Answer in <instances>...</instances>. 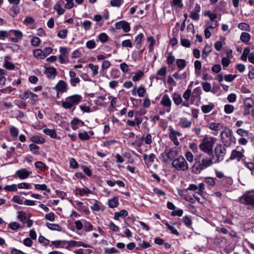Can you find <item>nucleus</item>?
<instances>
[{"label":"nucleus","instance_id":"1","mask_svg":"<svg viewBox=\"0 0 254 254\" xmlns=\"http://www.w3.org/2000/svg\"><path fill=\"white\" fill-rule=\"evenodd\" d=\"M213 155L201 154L194 159V163L191 167V172L199 174L201 172L214 163Z\"/></svg>","mask_w":254,"mask_h":254},{"label":"nucleus","instance_id":"2","mask_svg":"<svg viewBox=\"0 0 254 254\" xmlns=\"http://www.w3.org/2000/svg\"><path fill=\"white\" fill-rule=\"evenodd\" d=\"M216 140V138L205 135L201 141L199 149L207 155H213L212 147Z\"/></svg>","mask_w":254,"mask_h":254},{"label":"nucleus","instance_id":"3","mask_svg":"<svg viewBox=\"0 0 254 254\" xmlns=\"http://www.w3.org/2000/svg\"><path fill=\"white\" fill-rule=\"evenodd\" d=\"M82 97L80 95L74 94L65 98L64 101L61 102L62 107L65 109H70L78 105L82 100Z\"/></svg>","mask_w":254,"mask_h":254},{"label":"nucleus","instance_id":"4","mask_svg":"<svg viewBox=\"0 0 254 254\" xmlns=\"http://www.w3.org/2000/svg\"><path fill=\"white\" fill-rule=\"evenodd\" d=\"M233 134L232 130L229 128L221 132V140L225 146H230L232 142L236 143V138Z\"/></svg>","mask_w":254,"mask_h":254},{"label":"nucleus","instance_id":"5","mask_svg":"<svg viewBox=\"0 0 254 254\" xmlns=\"http://www.w3.org/2000/svg\"><path fill=\"white\" fill-rule=\"evenodd\" d=\"M172 166L177 171H185L189 168V165L185 158L179 156L173 160Z\"/></svg>","mask_w":254,"mask_h":254},{"label":"nucleus","instance_id":"6","mask_svg":"<svg viewBox=\"0 0 254 254\" xmlns=\"http://www.w3.org/2000/svg\"><path fill=\"white\" fill-rule=\"evenodd\" d=\"M226 152V149L223 145L221 144L217 145L214 150V163H217L222 161L224 159Z\"/></svg>","mask_w":254,"mask_h":254},{"label":"nucleus","instance_id":"7","mask_svg":"<svg viewBox=\"0 0 254 254\" xmlns=\"http://www.w3.org/2000/svg\"><path fill=\"white\" fill-rule=\"evenodd\" d=\"M240 202L244 204L254 206V191L246 192L240 197Z\"/></svg>","mask_w":254,"mask_h":254},{"label":"nucleus","instance_id":"8","mask_svg":"<svg viewBox=\"0 0 254 254\" xmlns=\"http://www.w3.org/2000/svg\"><path fill=\"white\" fill-rule=\"evenodd\" d=\"M161 105L165 107L167 112H170L171 109L172 101L167 94H164L160 101Z\"/></svg>","mask_w":254,"mask_h":254},{"label":"nucleus","instance_id":"9","mask_svg":"<svg viewBox=\"0 0 254 254\" xmlns=\"http://www.w3.org/2000/svg\"><path fill=\"white\" fill-rule=\"evenodd\" d=\"M115 26L117 29H122L125 32H128L130 30L129 23L124 20L116 22Z\"/></svg>","mask_w":254,"mask_h":254},{"label":"nucleus","instance_id":"10","mask_svg":"<svg viewBox=\"0 0 254 254\" xmlns=\"http://www.w3.org/2000/svg\"><path fill=\"white\" fill-rule=\"evenodd\" d=\"M236 132L238 134L241 136V137H247L248 139L253 140L254 139V135L250 132L248 130H245L243 128H238Z\"/></svg>","mask_w":254,"mask_h":254},{"label":"nucleus","instance_id":"11","mask_svg":"<svg viewBox=\"0 0 254 254\" xmlns=\"http://www.w3.org/2000/svg\"><path fill=\"white\" fill-rule=\"evenodd\" d=\"M66 243L68 244V246L65 247L66 249H68L69 247H83L84 248H90L91 246L89 245L86 244L81 241H75L74 240H70L66 241Z\"/></svg>","mask_w":254,"mask_h":254},{"label":"nucleus","instance_id":"12","mask_svg":"<svg viewBox=\"0 0 254 254\" xmlns=\"http://www.w3.org/2000/svg\"><path fill=\"white\" fill-rule=\"evenodd\" d=\"M55 89L58 92H66L67 91V85L64 81L60 80L56 84Z\"/></svg>","mask_w":254,"mask_h":254},{"label":"nucleus","instance_id":"13","mask_svg":"<svg viewBox=\"0 0 254 254\" xmlns=\"http://www.w3.org/2000/svg\"><path fill=\"white\" fill-rule=\"evenodd\" d=\"M44 73L49 79H54L57 74V71L55 67H46Z\"/></svg>","mask_w":254,"mask_h":254},{"label":"nucleus","instance_id":"14","mask_svg":"<svg viewBox=\"0 0 254 254\" xmlns=\"http://www.w3.org/2000/svg\"><path fill=\"white\" fill-rule=\"evenodd\" d=\"M179 149L177 147H174L171 149L167 150V156L170 160L175 159V158L179 154Z\"/></svg>","mask_w":254,"mask_h":254},{"label":"nucleus","instance_id":"15","mask_svg":"<svg viewBox=\"0 0 254 254\" xmlns=\"http://www.w3.org/2000/svg\"><path fill=\"white\" fill-rule=\"evenodd\" d=\"M76 194L80 196H88L89 194L92 193V191L87 187L83 188H76L75 190Z\"/></svg>","mask_w":254,"mask_h":254},{"label":"nucleus","instance_id":"16","mask_svg":"<svg viewBox=\"0 0 254 254\" xmlns=\"http://www.w3.org/2000/svg\"><path fill=\"white\" fill-rule=\"evenodd\" d=\"M31 173V172H28L26 169H22L17 170L15 174L18 176L19 179L24 180L28 178Z\"/></svg>","mask_w":254,"mask_h":254},{"label":"nucleus","instance_id":"17","mask_svg":"<svg viewBox=\"0 0 254 254\" xmlns=\"http://www.w3.org/2000/svg\"><path fill=\"white\" fill-rule=\"evenodd\" d=\"M92 205L91 206L90 208L91 210L95 211H98L100 210L103 209V206L102 203L97 200H92L90 202Z\"/></svg>","mask_w":254,"mask_h":254},{"label":"nucleus","instance_id":"18","mask_svg":"<svg viewBox=\"0 0 254 254\" xmlns=\"http://www.w3.org/2000/svg\"><path fill=\"white\" fill-rule=\"evenodd\" d=\"M179 125L182 128H189L191 125V121L186 118H182L180 120Z\"/></svg>","mask_w":254,"mask_h":254},{"label":"nucleus","instance_id":"19","mask_svg":"<svg viewBox=\"0 0 254 254\" xmlns=\"http://www.w3.org/2000/svg\"><path fill=\"white\" fill-rule=\"evenodd\" d=\"M244 156L243 153L241 151H237L236 150H233L232 151L231 156L230 157V160H237L238 161Z\"/></svg>","mask_w":254,"mask_h":254},{"label":"nucleus","instance_id":"20","mask_svg":"<svg viewBox=\"0 0 254 254\" xmlns=\"http://www.w3.org/2000/svg\"><path fill=\"white\" fill-rule=\"evenodd\" d=\"M172 99L174 103L177 106L182 104L183 103V99L181 95L177 92H175L172 94Z\"/></svg>","mask_w":254,"mask_h":254},{"label":"nucleus","instance_id":"21","mask_svg":"<svg viewBox=\"0 0 254 254\" xmlns=\"http://www.w3.org/2000/svg\"><path fill=\"white\" fill-rule=\"evenodd\" d=\"M33 54L36 58L44 59L46 57V54L45 52L40 49L33 50Z\"/></svg>","mask_w":254,"mask_h":254},{"label":"nucleus","instance_id":"22","mask_svg":"<svg viewBox=\"0 0 254 254\" xmlns=\"http://www.w3.org/2000/svg\"><path fill=\"white\" fill-rule=\"evenodd\" d=\"M118 204L119 198L117 196H115L113 198L109 199L108 201V205L110 208H115L118 206Z\"/></svg>","mask_w":254,"mask_h":254},{"label":"nucleus","instance_id":"23","mask_svg":"<svg viewBox=\"0 0 254 254\" xmlns=\"http://www.w3.org/2000/svg\"><path fill=\"white\" fill-rule=\"evenodd\" d=\"M43 132L46 135H49L51 137L53 138H58L56 131L55 129L45 128L43 130Z\"/></svg>","mask_w":254,"mask_h":254},{"label":"nucleus","instance_id":"24","mask_svg":"<svg viewBox=\"0 0 254 254\" xmlns=\"http://www.w3.org/2000/svg\"><path fill=\"white\" fill-rule=\"evenodd\" d=\"M30 140L37 144H42L45 142V139L42 136L39 135H34L31 137Z\"/></svg>","mask_w":254,"mask_h":254},{"label":"nucleus","instance_id":"25","mask_svg":"<svg viewBox=\"0 0 254 254\" xmlns=\"http://www.w3.org/2000/svg\"><path fill=\"white\" fill-rule=\"evenodd\" d=\"M80 123L82 125H84V122L79 119L74 118L73 120L71 122V127L73 130H76L78 128L77 125Z\"/></svg>","mask_w":254,"mask_h":254},{"label":"nucleus","instance_id":"26","mask_svg":"<svg viewBox=\"0 0 254 254\" xmlns=\"http://www.w3.org/2000/svg\"><path fill=\"white\" fill-rule=\"evenodd\" d=\"M144 36L142 33H140L137 35V36L135 38V43L136 48L138 49L140 48L142 40Z\"/></svg>","mask_w":254,"mask_h":254},{"label":"nucleus","instance_id":"27","mask_svg":"<svg viewBox=\"0 0 254 254\" xmlns=\"http://www.w3.org/2000/svg\"><path fill=\"white\" fill-rule=\"evenodd\" d=\"M46 225L49 229L52 230H56L58 231H61L62 230V227L57 224H51L47 222Z\"/></svg>","mask_w":254,"mask_h":254},{"label":"nucleus","instance_id":"28","mask_svg":"<svg viewBox=\"0 0 254 254\" xmlns=\"http://www.w3.org/2000/svg\"><path fill=\"white\" fill-rule=\"evenodd\" d=\"M214 108V105L212 104L205 105L201 106V109L204 113H208Z\"/></svg>","mask_w":254,"mask_h":254},{"label":"nucleus","instance_id":"29","mask_svg":"<svg viewBox=\"0 0 254 254\" xmlns=\"http://www.w3.org/2000/svg\"><path fill=\"white\" fill-rule=\"evenodd\" d=\"M211 52V47L210 46H209L208 45H205L203 50L202 53V58L206 59Z\"/></svg>","mask_w":254,"mask_h":254},{"label":"nucleus","instance_id":"30","mask_svg":"<svg viewBox=\"0 0 254 254\" xmlns=\"http://www.w3.org/2000/svg\"><path fill=\"white\" fill-rule=\"evenodd\" d=\"M222 125L219 123H210L208 125V127L211 130H219Z\"/></svg>","mask_w":254,"mask_h":254},{"label":"nucleus","instance_id":"31","mask_svg":"<svg viewBox=\"0 0 254 254\" xmlns=\"http://www.w3.org/2000/svg\"><path fill=\"white\" fill-rule=\"evenodd\" d=\"M183 222L188 228H190L192 224V220L190 216H185L182 218Z\"/></svg>","mask_w":254,"mask_h":254},{"label":"nucleus","instance_id":"32","mask_svg":"<svg viewBox=\"0 0 254 254\" xmlns=\"http://www.w3.org/2000/svg\"><path fill=\"white\" fill-rule=\"evenodd\" d=\"M251 39L250 34L247 32H243L240 36L241 40L244 43H248Z\"/></svg>","mask_w":254,"mask_h":254},{"label":"nucleus","instance_id":"33","mask_svg":"<svg viewBox=\"0 0 254 254\" xmlns=\"http://www.w3.org/2000/svg\"><path fill=\"white\" fill-rule=\"evenodd\" d=\"M39 149V146H38V145H37L35 144L32 143L29 145V149L31 152H32V153L34 154H35V155L40 154V152H39V150H38Z\"/></svg>","mask_w":254,"mask_h":254},{"label":"nucleus","instance_id":"34","mask_svg":"<svg viewBox=\"0 0 254 254\" xmlns=\"http://www.w3.org/2000/svg\"><path fill=\"white\" fill-rule=\"evenodd\" d=\"M80 24L85 30L87 31L91 29L92 23L89 20H85L81 22Z\"/></svg>","mask_w":254,"mask_h":254},{"label":"nucleus","instance_id":"35","mask_svg":"<svg viewBox=\"0 0 254 254\" xmlns=\"http://www.w3.org/2000/svg\"><path fill=\"white\" fill-rule=\"evenodd\" d=\"M244 166L248 169L252 171V174L253 175V172L254 171V162H247L245 160L243 161Z\"/></svg>","mask_w":254,"mask_h":254},{"label":"nucleus","instance_id":"36","mask_svg":"<svg viewBox=\"0 0 254 254\" xmlns=\"http://www.w3.org/2000/svg\"><path fill=\"white\" fill-rule=\"evenodd\" d=\"M78 137L81 140H88L90 138L87 131L80 132L78 133Z\"/></svg>","mask_w":254,"mask_h":254},{"label":"nucleus","instance_id":"37","mask_svg":"<svg viewBox=\"0 0 254 254\" xmlns=\"http://www.w3.org/2000/svg\"><path fill=\"white\" fill-rule=\"evenodd\" d=\"M147 42L150 43L148 46L149 52H151L153 50V46L155 44V41L152 36L147 37Z\"/></svg>","mask_w":254,"mask_h":254},{"label":"nucleus","instance_id":"38","mask_svg":"<svg viewBox=\"0 0 254 254\" xmlns=\"http://www.w3.org/2000/svg\"><path fill=\"white\" fill-rule=\"evenodd\" d=\"M83 228L85 231L89 232L93 230L94 227L90 222L85 221L83 224Z\"/></svg>","mask_w":254,"mask_h":254},{"label":"nucleus","instance_id":"39","mask_svg":"<svg viewBox=\"0 0 254 254\" xmlns=\"http://www.w3.org/2000/svg\"><path fill=\"white\" fill-rule=\"evenodd\" d=\"M14 104L21 109H26L27 107V104L25 102L20 100H16L14 101Z\"/></svg>","mask_w":254,"mask_h":254},{"label":"nucleus","instance_id":"40","mask_svg":"<svg viewBox=\"0 0 254 254\" xmlns=\"http://www.w3.org/2000/svg\"><path fill=\"white\" fill-rule=\"evenodd\" d=\"M34 186L36 190H46L47 192L50 191V189L47 188V186L46 184H36Z\"/></svg>","mask_w":254,"mask_h":254},{"label":"nucleus","instance_id":"41","mask_svg":"<svg viewBox=\"0 0 254 254\" xmlns=\"http://www.w3.org/2000/svg\"><path fill=\"white\" fill-rule=\"evenodd\" d=\"M176 64L177 66L182 69L184 68L186 66V62L184 59H178L177 60Z\"/></svg>","mask_w":254,"mask_h":254},{"label":"nucleus","instance_id":"42","mask_svg":"<svg viewBox=\"0 0 254 254\" xmlns=\"http://www.w3.org/2000/svg\"><path fill=\"white\" fill-rule=\"evenodd\" d=\"M140 139L144 141L147 144H150L152 142V136L150 133H148L145 137L142 136Z\"/></svg>","mask_w":254,"mask_h":254},{"label":"nucleus","instance_id":"43","mask_svg":"<svg viewBox=\"0 0 254 254\" xmlns=\"http://www.w3.org/2000/svg\"><path fill=\"white\" fill-rule=\"evenodd\" d=\"M165 224L167 227L168 229L171 231V233L173 234L178 236L179 235V233L178 230L173 226L170 225L167 222L165 223Z\"/></svg>","mask_w":254,"mask_h":254},{"label":"nucleus","instance_id":"44","mask_svg":"<svg viewBox=\"0 0 254 254\" xmlns=\"http://www.w3.org/2000/svg\"><path fill=\"white\" fill-rule=\"evenodd\" d=\"M155 159H157L155 154L153 153L150 154L148 157V160L146 165L147 166L151 165L154 162Z\"/></svg>","mask_w":254,"mask_h":254},{"label":"nucleus","instance_id":"45","mask_svg":"<svg viewBox=\"0 0 254 254\" xmlns=\"http://www.w3.org/2000/svg\"><path fill=\"white\" fill-rule=\"evenodd\" d=\"M143 76V72L139 70L133 77L132 80L134 82L139 81Z\"/></svg>","mask_w":254,"mask_h":254},{"label":"nucleus","instance_id":"46","mask_svg":"<svg viewBox=\"0 0 254 254\" xmlns=\"http://www.w3.org/2000/svg\"><path fill=\"white\" fill-rule=\"evenodd\" d=\"M202 93V90L200 87L195 88L192 91V96L195 98L199 97Z\"/></svg>","mask_w":254,"mask_h":254},{"label":"nucleus","instance_id":"47","mask_svg":"<svg viewBox=\"0 0 254 254\" xmlns=\"http://www.w3.org/2000/svg\"><path fill=\"white\" fill-rule=\"evenodd\" d=\"M202 87L204 91L208 92L211 91V84L208 82H204L201 83Z\"/></svg>","mask_w":254,"mask_h":254},{"label":"nucleus","instance_id":"48","mask_svg":"<svg viewBox=\"0 0 254 254\" xmlns=\"http://www.w3.org/2000/svg\"><path fill=\"white\" fill-rule=\"evenodd\" d=\"M160 159L162 161L165 163H167L168 162L169 160V158H168L167 156V150L166 149L164 152L161 153Z\"/></svg>","mask_w":254,"mask_h":254},{"label":"nucleus","instance_id":"49","mask_svg":"<svg viewBox=\"0 0 254 254\" xmlns=\"http://www.w3.org/2000/svg\"><path fill=\"white\" fill-rule=\"evenodd\" d=\"M88 67L89 68H90L93 71V75L94 76H95L96 75H97L98 73V69H99V66L97 65H94L93 64H88Z\"/></svg>","mask_w":254,"mask_h":254},{"label":"nucleus","instance_id":"50","mask_svg":"<svg viewBox=\"0 0 254 254\" xmlns=\"http://www.w3.org/2000/svg\"><path fill=\"white\" fill-rule=\"evenodd\" d=\"M10 31L0 30V39L4 40L9 36Z\"/></svg>","mask_w":254,"mask_h":254},{"label":"nucleus","instance_id":"51","mask_svg":"<svg viewBox=\"0 0 254 254\" xmlns=\"http://www.w3.org/2000/svg\"><path fill=\"white\" fill-rule=\"evenodd\" d=\"M98 39L102 43H105L108 40L109 37L106 33H102L99 35Z\"/></svg>","mask_w":254,"mask_h":254},{"label":"nucleus","instance_id":"52","mask_svg":"<svg viewBox=\"0 0 254 254\" xmlns=\"http://www.w3.org/2000/svg\"><path fill=\"white\" fill-rule=\"evenodd\" d=\"M10 134L12 137H16L18 134L19 130L15 127H11L10 128Z\"/></svg>","mask_w":254,"mask_h":254},{"label":"nucleus","instance_id":"53","mask_svg":"<svg viewBox=\"0 0 254 254\" xmlns=\"http://www.w3.org/2000/svg\"><path fill=\"white\" fill-rule=\"evenodd\" d=\"M35 166L36 168L40 169L41 171H44L46 168L45 164L41 161H37L35 162Z\"/></svg>","mask_w":254,"mask_h":254},{"label":"nucleus","instance_id":"54","mask_svg":"<svg viewBox=\"0 0 254 254\" xmlns=\"http://www.w3.org/2000/svg\"><path fill=\"white\" fill-rule=\"evenodd\" d=\"M11 200L19 204H22L24 202L23 198L18 195H14Z\"/></svg>","mask_w":254,"mask_h":254},{"label":"nucleus","instance_id":"55","mask_svg":"<svg viewBox=\"0 0 254 254\" xmlns=\"http://www.w3.org/2000/svg\"><path fill=\"white\" fill-rule=\"evenodd\" d=\"M17 187L20 189H31L32 188V186L29 183H21L17 185Z\"/></svg>","mask_w":254,"mask_h":254},{"label":"nucleus","instance_id":"56","mask_svg":"<svg viewBox=\"0 0 254 254\" xmlns=\"http://www.w3.org/2000/svg\"><path fill=\"white\" fill-rule=\"evenodd\" d=\"M17 185L16 184H13L12 185H7L4 187V189L6 191H15L17 190Z\"/></svg>","mask_w":254,"mask_h":254},{"label":"nucleus","instance_id":"57","mask_svg":"<svg viewBox=\"0 0 254 254\" xmlns=\"http://www.w3.org/2000/svg\"><path fill=\"white\" fill-rule=\"evenodd\" d=\"M41 42V40L37 37H34L31 40V43L32 46L34 47H38L39 46Z\"/></svg>","mask_w":254,"mask_h":254},{"label":"nucleus","instance_id":"58","mask_svg":"<svg viewBox=\"0 0 254 254\" xmlns=\"http://www.w3.org/2000/svg\"><path fill=\"white\" fill-rule=\"evenodd\" d=\"M20 226V224L17 222H11L8 224V228L13 230H17L19 228Z\"/></svg>","mask_w":254,"mask_h":254},{"label":"nucleus","instance_id":"59","mask_svg":"<svg viewBox=\"0 0 254 254\" xmlns=\"http://www.w3.org/2000/svg\"><path fill=\"white\" fill-rule=\"evenodd\" d=\"M234 108V106L232 105H226L224 106V112L227 114H231L233 112Z\"/></svg>","mask_w":254,"mask_h":254},{"label":"nucleus","instance_id":"60","mask_svg":"<svg viewBox=\"0 0 254 254\" xmlns=\"http://www.w3.org/2000/svg\"><path fill=\"white\" fill-rule=\"evenodd\" d=\"M67 30L66 29H62L59 31L58 36L61 39H65L67 36Z\"/></svg>","mask_w":254,"mask_h":254},{"label":"nucleus","instance_id":"61","mask_svg":"<svg viewBox=\"0 0 254 254\" xmlns=\"http://www.w3.org/2000/svg\"><path fill=\"white\" fill-rule=\"evenodd\" d=\"M111 66V63L109 61H104L102 64V70L101 73L103 72L104 71L108 69Z\"/></svg>","mask_w":254,"mask_h":254},{"label":"nucleus","instance_id":"62","mask_svg":"<svg viewBox=\"0 0 254 254\" xmlns=\"http://www.w3.org/2000/svg\"><path fill=\"white\" fill-rule=\"evenodd\" d=\"M69 166L71 168L76 169L78 167V164L75 159L73 158H71L69 160Z\"/></svg>","mask_w":254,"mask_h":254},{"label":"nucleus","instance_id":"63","mask_svg":"<svg viewBox=\"0 0 254 254\" xmlns=\"http://www.w3.org/2000/svg\"><path fill=\"white\" fill-rule=\"evenodd\" d=\"M244 104L246 107L251 108L254 106V102L252 99L248 98L245 100Z\"/></svg>","mask_w":254,"mask_h":254},{"label":"nucleus","instance_id":"64","mask_svg":"<svg viewBox=\"0 0 254 254\" xmlns=\"http://www.w3.org/2000/svg\"><path fill=\"white\" fill-rule=\"evenodd\" d=\"M54 8L55 10L57 11V13L59 14V15H62L64 13V8H63L59 4H56L54 7Z\"/></svg>","mask_w":254,"mask_h":254}]
</instances>
